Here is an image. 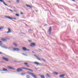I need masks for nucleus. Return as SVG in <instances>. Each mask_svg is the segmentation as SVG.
I'll list each match as a JSON object with an SVG mask.
<instances>
[{"label":"nucleus","instance_id":"nucleus-1","mask_svg":"<svg viewBox=\"0 0 78 78\" xmlns=\"http://www.w3.org/2000/svg\"><path fill=\"white\" fill-rule=\"evenodd\" d=\"M5 17L6 18H7V19H10L11 20H12V19H16V18H11V17L6 16H5Z\"/></svg>","mask_w":78,"mask_h":78},{"label":"nucleus","instance_id":"nucleus-2","mask_svg":"<svg viewBox=\"0 0 78 78\" xmlns=\"http://www.w3.org/2000/svg\"><path fill=\"white\" fill-rule=\"evenodd\" d=\"M35 45H36V44L34 43H31L30 45V47H34V46H35Z\"/></svg>","mask_w":78,"mask_h":78},{"label":"nucleus","instance_id":"nucleus-3","mask_svg":"<svg viewBox=\"0 0 78 78\" xmlns=\"http://www.w3.org/2000/svg\"><path fill=\"white\" fill-rule=\"evenodd\" d=\"M22 49L23 50H24V51H30V50L28 49H27V48L25 47H23L22 48Z\"/></svg>","mask_w":78,"mask_h":78},{"label":"nucleus","instance_id":"nucleus-4","mask_svg":"<svg viewBox=\"0 0 78 78\" xmlns=\"http://www.w3.org/2000/svg\"><path fill=\"white\" fill-rule=\"evenodd\" d=\"M21 69H26V70H30V71H32V72H33V70L30 69H27V68H24V67H21Z\"/></svg>","mask_w":78,"mask_h":78},{"label":"nucleus","instance_id":"nucleus-5","mask_svg":"<svg viewBox=\"0 0 78 78\" xmlns=\"http://www.w3.org/2000/svg\"><path fill=\"white\" fill-rule=\"evenodd\" d=\"M51 27H50L49 29V34H51Z\"/></svg>","mask_w":78,"mask_h":78},{"label":"nucleus","instance_id":"nucleus-6","mask_svg":"<svg viewBox=\"0 0 78 78\" xmlns=\"http://www.w3.org/2000/svg\"><path fill=\"white\" fill-rule=\"evenodd\" d=\"M13 50L14 51H19V49L18 48H13Z\"/></svg>","mask_w":78,"mask_h":78},{"label":"nucleus","instance_id":"nucleus-7","mask_svg":"<svg viewBox=\"0 0 78 78\" xmlns=\"http://www.w3.org/2000/svg\"><path fill=\"white\" fill-rule=\"evenodd\" d=\"M24 65H26L27 67H30V66L28 65V63L25 62L24 63Z\"/></svg>","mask_w":78,"mask_h":78},{"label":"nucleus","instance_id":"nucleus-8","mask_svg":"<svg viewBox=\"0 0 78 78\" xmlns=\"http://www.w3.org/2000/svg\"><path fill=\"white\" fill-rule=\"evenodd\" d=\"M0 2H2L3 3V4H4V5H5V6H8V5H7V4H6L5 3V2H4V1H3V0H0Z\"/></svg>","mask_w":78,"mask_h":78},{"label":"nucleus","instance_id":"nucleus-9","mask_svg":"<svg viewBox=\"0 0 78 78\" xmlns=\"http://www.w3.org/2000/svg\"><path fill=\"white\" fill-rule=\"evenodd\" d=\"M8 31L7 32V33H11V29L9 28H8Z\"/></svg>","mask_w":78,"mask_h":78},{"label":"nucleus","instance_id":"nucleus-10","mask_svg":"<svg viewBox=\"0 0 78 78\" xmlns=\"http://www.w3.org/2000/svg\"><path fill=\"white\" fill-rule=\"evenodd\" d=\"M2 58L5 61H9V59H8L7 58L2 57Z\"/></svg>","mask_w":78,"mask_h":78},{"label":"nucleus","instance_id":"nucleus-11","mask_svg":"<svg viewBox=\"0 0 78 78\" xmlns=\"http://www.w3.org/2000/svg\"><path fill=\"white\" fill-rule=\"evenodd\" d=\"M22 69L20 68H18L16 70V71L17 72H20V71H22Z\"/></svg>","mask_w":78,"mask_h":78},{"label":"nucleus","instance_id":"nucleus-12","mask_svg":"<svg viewBox=\"0 0 78 78\" xmlns=\"http://www.w3.org/2000/svg\"><path fill=\"white\" fill-rule=\"evenodd\" d=\"M65 75L64 74H61L60 75L59 77L60 78H63L64 76Z\"/></svg>","mask_w":78,"mask_h":78},{"label":"nucleus","instance_id":"nucleus-13","mask_svg":"<svg viewBox=\"0 0 78 78\" xmlns=\"http://www.w3.org/2000/svg\"><path fill=\"white\" fill-rule=\"evenodd\" d=\"M8 69H11V70H14V68H12L10 66H8Z\"/></svg>","mask_w":78,"mask_h":78},{"label":"nucleus","instance_id":"nucleus-14","mask_svg":"<svg viewBox=\"0 0 78 78\" xmlns=\"http://www.w3.org/2000/svg\"><path fill=\"white\" fill-rule=\"evenodd\" d=\"M34 63L35 64H36L37 65H39V64H41L37 62H34Z\"/></svg>","mask_w":78,"mask_h":78},{"label":"nucleus","instance_id":"nucleus-15","mask_svg":"<svg viewBox=\"0 0 78 78\" xmlns=\"http://www.w3.org/2000/svg\"><path fill=\"white\" fill-rule=\"evenodd\" d=\"M1 40L2 41H6L7 40L5 38H2Z\"/></svg>","mask_w":78,"mask_h":78},{"label":"nucleus","instance_id":"nucleus-16","mask_svg":"<svg viewBox=\"0 0 78 78\" xmlns=\"http://www.w3.org/2000/svg\"><path fill=\"white\" fill-rule=\"evenodd\" d=\"M39 76H40L41 78H45V76L44 75H39Z\"/></svg>","mask_w":78,"mask_h":78},{"label":"nucleus","instance_id":"nucleus-17","mask_svg":"<svg viewBox=\"0 0 78 78\" xmlns=\"http://www.w3.org/2000/svg\"><path fill=\"white\" fill-rule=\"evenodd\" d=\"M58 73H57L56 72H53V75H58Z\"/></svg>","mask_w":78,"mask_h":78},{"label":"nucleus","instance_id":"nucleus-18","mask_svg":"<svg viewBox=\"0 0 78 78\" xmlns=\"http://www.w3.org/2000/svg\"><path fill=\"white\" fill-rule=\"evenodd\" d=\"M3 28H4V27H3V26L0 27V30H3Z\"/></svg>","mask_w":78,"mask_h":78},{"label":"nucleus","instance_id":"nucleus-19","mask_svg":"<svg viewBox=\"0 0 78 78\" xmlns=\"http://www.w3.org/2000/svg\"><path fill=\"white\" fill-rule=\"evenodd\" d=\"M26 6H27L29 8H32V7L30 5H26Z\"/></svg>","mask_w":78,"mask_h":78},{"label":"nucleus","instance_id":"nucleus-20","mask_svg":"<svg viewBox=\"0 0 78 78\" xmlns=\"http://www.w3.org/2000/svg\"><path fill=\"white\" fill-rule=\"evenodd\" d=\"M2 70H3V71H7V69H6L5 68H3Z\"/></svg>","mask_w":78,"mask_h":78},{"label":"nucleus","instance_id":"nucleus-21","mask_svg":"<svg viewBox=\"0 0 78 78\" xmlns=\"http://www.w3.org/2000/svg\"><path fill=\"white\" fill-rule=\"evenodd\" d=\"M32 75L33 76V77H34V78H37V77H36V76L35 75H34L33 74V75Z\"/></svg>","mask_w":78,"mask_h":78},{"label":"nucleus","instance_id":"nucleus-22","mask_svg":"<svg viewBox=\"0 0 78 78\" xmlns=\"http://www.w3.org/2000/svg\"><path fill=\"white\" fill-rule=\"evenodd\" d=\"M27 73H28V74H29V75H33V73H31L30 72H27Z\"/></svg>","mask_w":78,"mask_h":78},{"label":"nucleus","instance_id":"nucleus-23","mask_svg":"<svg viewBox=\"0 0 78 78\" xmlns=\"http://www.w3.org/2000/svg\"><path fill=\"white\" fill-rule=\"evenodd\" d=\"M36 57L37 58V59H38V60H39V61H41V59H40V58L37 57V56H36Z\"/></svg>","mask_w":78,"mask_h":78},{"label":"nucleus","instance_id":"nucleus-24","mask_svg":"<svg viewBox=\"0 0 78 78\" xmlns=\"http://www.w3.org/2000/svg\"><path fill=\"white\" fill-rule=\"evenodd\" d=\"M15 16H17V17H19V15L18 14H16Z\"/></svg>","mask_w":78,"mask_h":78},{"label":"nucleus","instance_id":"nucleus-25","mask_svg":"<svg viewBox=\"0 0 78 78\" xmlns=\"http://www.w3.org/2000/svg\"><path fill=\"white\" fill-rule=\"evenodd\" d=\"M26 77L27 78H30V76H28V75H27L26 76Z\"/></svg>","mask_w":78,"mask_h":78},{"label":"nucleus","instance_id":"nucleus-26","mask_svg":"<svg viewBox=\"0 0 78 78\" xmlns=\"http://www.w3.org/2000/svg\"><path fill=\"white\" fill-rule=\"evenodd\" d=\"M13 45H14L15 46H17V44L15 43H13Z\"/></svg>","mask_w":78,"mask_h":78},{"label":"nucleus","instance_id":"nucleus-27","mask_svg":"<svg viewBox=\"0 0 78 78\" xmlns=\"http://www.w3.org/2000/svg\"><path fill=\"white\" fill-rule=\"evenodd\" d=\"M46 75L47 76H48V77H50V76L49 75V74H47Z\"/></svg>","mask_w":78,"mask_h":78},{"label":"nucleus","instance_id":"nucleus-28","mask_svg":"<svg viewBox=\"0 0 78 78\" xmlns=\"http://www.w3.org/2000/svg\"><path fill=\"white\" fill-rule=\"evenodd\" d=\"M28 41L29 42H32L31 40H28Z\"/></svg>","mask_w":78,"mask_h":78},{"label":"nucleus","instance_id":"nucleus-29","mask_svg":"<svg viewBox=\"0 0 78 78\" xmlns=\"http://www.w3.org/2000/svg\"><path fill=\"white\" fill-rule=\"evenodd\" d=\"M9 11H10L11 12H13V11H12V10H11V9H9Z\"/></svg>","mask_w":78,"mask_h":78},{"label":"nucleus","instance_id":"nucleus-30","mask_svg":"<svg viewBox=\"0 0 78 78\" xmlns=\"http://www.w3.org/2000/svg\"><path fill=\"white\" fill-rule=\"evenodd\" d=\"M16 2H19V0H17Z\"/></svg>","mask_w":78,"mask_h":78},{"label":"nucleus","instance_id":"nucleus-31","mask_svg":"<svg viewBox=\"0 0 78 78\" xmlns=\"http://www.w3.org/2000/svg\"><path fill=\"white\" fill-rule=\"evenodd\" d=\"M20 14H23V12H21L20 13Z\"/></svg>","mask_w":78,"mask_h":78},{"label":"nucleus","instance_id":"nucleus-32","mask_svg":"<svg viewBox=\"0 0 78 78\" xmlns=\"http://www.w3.org/2000/svg\"><path fill=\"white\" fill-rule=\"evenodd\" d=\"M72 1H73V2H75V0H71Z\"/></svg>","mask_w":78,"mask_h":78},{"label":"nucleus","instance_id":"nucleus-33","mask_svg":"<svg viewBox=\"0 0 78 78\" xmlns=\"http://www.w3.org/2000/svg\"><path fill=\"white\" fill-rule=\"evenodd\" d=\"M30 31H32V30L31 29H30Z\"/></svg>","mask_w":78,"mask_h":78},{"label":"nucleus","instance_id":"nucleus-34","mask_svg":"<svg viewBox=\"0 0 78 78\" xmlns=\"http://www.w3.org/2000/svg\"><path fill=\"white\" fill-rule=\"evenodd\" d=\"M32 52L33 53H34V51H32Z\"/></svg>","mask_w":78,"mask_h":78},{"label":"nucleus","instance_id":"nucleus-35","mask_svg":"<svg viewBox=\"0 0 78 78\" xmlns=\"http://www.w3.org/2000/svg\"><path fill=\"white\" fill-rule=\"evenodd\" d=\"M2 53V52H0V54H1Z\"/></svg>","mask_w":78,"mask_h":78},{"label":"nucleus","instance_id":"nucleus-36","mask_svg":"<svg viewBox=\"0 0 78 78\" xmlns=\"http://www.w3.org/2000/svg\"><path fill=\"white\" fill-rule=\"evenodd\" d=\"M0 42H2V41H0Z\"/></svg>","mask_w":78,"mask_h":78},{"label":"nucleus","instance_id":"nucleus-37","mask_svg":"<svg viewBox=\"0 0 78 78\" xmlns=\"http://www.w3.org/2000/svg\"><path fill=\"white\" fill-rule=\"evenodd\" d=\"M15 62H17L16 61H15Z\"/></svg>","mask_w":78,"mask_h":78},{"label":"nucleus","instance_id":"nucleus-38","mask_svg":"<svg viewBox=\"0 0 78 78\" xmlns=\"http://www.w3.org/2000/svg\"><path fill=\"white\" fill-rule=\"evenodd\" d=\"M9 2L10 3V2H11L10 1H9Z\"/></svg>","mask_w":78,"mask_h":78},{"label":"nucleus","instance_id":"nucleus-39","mask_svg":"<svg viewBox=\"0 0 78 78\" xmlns=\"http://www.w3.org/2000/svg\"><path fill=\"white\" fill-rule=\"evenodd\" d=\"M1 44H0V45H1Z\"/></svg>","mask_w":78,"mask_h":78}]
</instances>
